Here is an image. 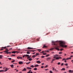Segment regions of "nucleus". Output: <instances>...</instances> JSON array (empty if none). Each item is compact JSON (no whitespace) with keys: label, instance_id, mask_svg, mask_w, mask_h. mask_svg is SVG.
Returning <instances> with one entry per match:
<instances>
[{"label":"nucleus","instance_id":"obj_1","mask_svg":"<svg viewBox=\"0 0 73 73\" xmlns=\"http://www.w3.org/2000/svg\"><path fill=\"white\" fill-rule=\"evenodd\" d=\"M65 44V42L62 41H60V45L62 46V47H64L65 48H66L67 46L65 45H64V44Z\"/></svg>","mask_w":73,"mask_h":73},{"label":"nucleus","instance_id":"obj_2","mask_svg":"<svg viewBox=\"0 0 73 73\" xmlns=\"http://www.w3.org/2000/svg\"><path fill=\"white\" fill-rule=\"evenodd\" d=\"M54 56L53 57V58H56V60H59L60 58L61 59L62 58L61 57H58V55H54Z\"/></svg>","mask_w":73,"mask_h":73},{"label":"nucleus","instance_id":"obj_3","mask_svg":"<svg viewBox=\"0 0 73 73\" xmlns=\"http://www.w3.org/2000/svg\"><path fill=\"white\" fill-rule=\"evenodd\" d=\"M52 45H56V47L57 46V44H56L54 42V41H52Z\"/></svg>","mask_w":73,"mask_h":73},{"label":"nucleus","instance_id":"obj_4","mask_svg":"<svg viewBox=\"0 0 73 73\" xmlns=\"http://www.w3.org/2000/svg\"><path fill=\"white\" fill-rule=\"evenodd\" d=\"M69 73H73V70H68Z\"/></svg>","mask_w":73,"mask_h":73},{"label":"nucleus","instance_id":"obj_5","mask_svg":"<svg viewBox=\"0 0 73 73\" xmlns=\"http://www.w3.org/2000/svg\"><path fill=\"white\" fill-rule=\"evenodd\" d=\"M12 53H14V54H15L16 53H19V52H17V51H13L11 52Z\"/></svg>","mask_w":73,"mask_h":73},{"label":"nucleus","instance_id":"obj_6","mask_svg":"<svg viewBox=\"0 0 73 73\" xmlns=\"http://www.w3.org/2000/svg\"><path fill=\"white\" fill-rule=\"evenodd\" d=\"M5 51L3 52H9V50H8L7 49L5 48Z\"/></svg>","mask_w":73,"mask_h":73},{"label":"nucleus","instance_id":"obj_7","mask_svg":"<svg viewBox=\"0 0 73 73\" xmlns=\"http://www.w3.org/2000/svg\"><path fill=\"white\" fill-rule=\"evenodd\" d=\"M19 64H20L21 65V64H23V62L20 61L19 62Z\"/></svg>","mask_w":73,"mask_h":73},{"label":"nucleus","instance_id":"obj_8","mask_svg":"<svg viewBox=\"0 0 73 73\" xmlns=\"http://www.w3.org/2000/svg\"><path fill=\"white\" fill-rule=\"evenodd\" d=\"M3 48H4V49H6V47H1V49H0V50H3Z\"/></svg>","mask_w":73,"mask_h":73},{"label":"nucleus","instance_id":"obj_9","mask_svg":"<svg viewBox=\"0 0 73 73\" xmlns=\"http://www.w3.org/2000/svg\"><path fill=\"white\" fill-rule=\"evenodd\" d=\"M27 48L28 49V50H29V49H35V48H30V47H28Z\"/></svg>","mask_w":73,"mask_h":73},{"label":"nucleus","instance_id":"obj_10","mask_svg":"<svg viewBox=\"0 0 73 73\" xmlns=\"http://www.w3.org/2000/svg\"><path fill=\"white\" fill-rule=\"evenodd\" d=\"M9 68H6V69H5V72H7L8 70H9Z\"/></svg>","mask_w":73,"mask_h":73},{"label":"nucleus","instance_id":"obj_11","mask_svg":"<svg viewBox=\"0 0 73 73\" xmlns=\"http://www.w3.org/2000/svg\"><path fill=\"white\" fill-rule=\"evenodd\" d=\"M26 70H27V69H25V68H24V69L22 70V71H26Z\"/></svg>","mask_w":73,"mask_h":73},{"label":"nucleus","instance_id":"obj_12","mask_svg":"<svg viewBox=\"0 0 73 73\" xmlns=\"http://www.w3.org/2000/svg\"><path fill=\"white\" fill-rule=\"evenodd\" d=\"M36 62L38 64H40V63H41V62L39 60V61H37Z\"/></svg>","mask_w":73,"mask_h":73},{"label":"nucleus","instance_id":"obj_13","mask_svg":"<svg viewBox=\"0 0 73 73\" xmlns=\"http://www.w3.org/2000/svg\"><path fill=\"white\" fill-rule=\"evenodd\" d=\"M38 55H39V53H36V54H35V57L37 56H38Z\"/></svg>","mask_w":73,"mask_h":73},{"label":"nucleus","instance_id":"obj_14","mask_svg":"<svg viewBox=\"0 0 73 73\" xmlns=\"http://www.w3.org/2000/svg\"><path fill=\"white\" fill-rule=\"evenodd\" d=\"M64 60H65L64 62H66V59L65 58L63 59L62 60V61H64Z\"/></svg>","mask_w":73,"mask_h":73},{"label":"nucleus","instance_id":"obj_15","mask_svg":"<svg viewBox=\"0 0 73 73\" xmlns=\"http://www.w3.org/2000/svg\"><path fill=\"white\" fill-rule=\"evenodd\" d=\"M38 64H36L35 65V67H38Z\"/></svg>","mask_w":73,"mask_h":73},{"label":"nucleus","instance_id":"obj_16","mask_svg":"<svg viewBox=\"0 0 73 73\" xmlns=\"http://www.w3.org/2000/svg\"><path fill=\"white\" fill-rule=\"evenodd\" d=\"M10 66H11V68H14L13 65L12 64Z\"/></svg>","mask_w":73,"mask_h":73},{"label":"nucleus","instance_id":"obj_17","mask_svg":"<svg viewBox=\"0 0 73 73\" xmlns=\"http://www.w3.org/2000/svg\"><path fill=\"white\" fill-rule=\"evenodd\" d=\"M65 70V68H62L61 69V70Z\"/></svg>","mask_w":73,"mask_h":73},{"label":"nucleus","instance_id":"obj_18","mask_svg":"<svg viewBox=\"0 0 73 73\" xmlns=\"http://www.w3.org/2000/svg\"><path fill=\"white\" fill-rule=\"evenodd\" d=\"M37 68H35L34 69V70H37Z\"/></svg>","mask_w":73,"mask_h":73},{"label":"nucleus","instance_id":"obj_19","mask_svg":"<svg viewBox=\"0 0 73 73\" xmlns=\"http://www.w3.org/2000/svg\"><path fill=\"white\" fill-rule=\"evenodd\" d=\"M27 69H32V68H29V67H27Z\"/></svg>","mask_w":73,"mask_h":73},{"label":"nucleus","instance_id":"obj_20","mask_svg":"<svg viewBox=\"0 0 73 73\" xmlns=\"http://www.w3.org/2000/svg\"><path fill=\"white\" fill-rule=\"evenodd\" d=\"M27 54H30V53L29 52V51H27Z\"/></svg>","mask_w":73,"mask_h":73},{"label":"nucleus","instance_id":"obj_21","mask_svg":"<svg viewBox=\"0 0 73 73\" xmlns=\"http://www.w3.org/2000/svg\"><path fill=\"white\" fill-rule=\"evenodd\" d=\"M56 49H57V50H59V48L57 47H56Z\"/></svg>","mask_w":73,"mask_h":73},{"label":"nucleus","instance_id":"obj_22","mask_svg":"<svg viewBox=\"0 0 73 73\" xmlns=\"http://www.w3.org/2000/svg\"><path fill=\"white\" fill-rule=\"evenodd\" d=\"M37 50H38V51H39V52H40V51H41V50L40 49H38Z\"/></svg>","mask_w":73,"mask_h":73},{"label":"nucleus","instance_id":"obj_23","mask_svg":"<svg viewBox=\"0 0 73 73\" xmlns=\"http://www.w3.org/2000/svg\"><path fill=\"white\" fill-rule=\"evenodd\" d=\"M35 57H36V55H33L32 56V57H33V58H35Z\"/></svg>","mask_w":73,"mask_h":73},{"label":"nucleus","instance_id":"obj_24","mask_svg":"<svg viewBox=\"0 0 73 73\" xmlns=\"http://www.w3.org/2000/svg\"><path fill=\"white\" fill-rule=\"evenodd\" d=\"M32 60V59L31 58H29V61H31V60Z\"/></svg>","mask_w":73,"mask_h":73},{"label":"nucleus","instance_id":"obj_25","mask_svg":"<svg viewBox=\"0 0 73 73\" xmlns=\"http://www.w3.org/2000/svg\"><path fill=\"white\" fill-rule=\"evenodd\" d=\"M30 67H32V68H34V66H33V65H32L31 66H30Z\"/></svg>","mask_w":73,"mask_h":73},{"label":"nucleus","instance_id":"obj_26","mask_svg":"<svg viewBox=\"0 0 73 73\" xmlns=\"http://www.w3.org/2000/svg\"><path fill=\"white\" fill-rule=\"evenodd\" d=\"M26 56V57H28L29 56V55L27 54L25 55V56Z\"/></svg>","mask_w":73,"mask_h":73},{"label":"nucleus","instance_id":"obj_27","mask_svg":"<svg viewBox=\"0 0 73 73\" xmlns=\"http://www.w3.org/2000/svg\"><path fill=\"white\" fill-rule=\"evenodd\" d=\"M31 56H29L27 58V59H28L29 58H31Z\"/></svg>","mask_w":73,"mask_h":73},{"label":"nucleus","instance_id":"obj_28","mask_svg":"<svg viewBox=\"0 0 73 73\" xmlns=\"http://www.w3.org/2000/svg\"><path fill=\"white\" fill-rule=\"evenodd\" d=\"M50 56V55L49 54L47 55L46 56V57H48V56Z\"/></svg>","mask_w":73,"mask_h":73},{"label":"nucleus","instance_id":"obj_29","mask_svg":"<svg viewBox=\"0 0 73 73\" xmlns=\"http://www.w3.org/2000/svg\"><path fill=\"white\" fill-rule=\"evenodd\" d=\"M2 57H3V55H0V58H2Z\"/></svg>","mask_w":73,"mask_h":73},{"label":"nucleus","instance_id":"obj_30","mask_svg":"<svg viewBox=\"0 0 73 73\" xmlns=\"http://www.w3.org/2000/svg\"><path fill=\"white\" fill-rule=\"evenodd\" d=\"M46 47V46L45 45H44L43 46V47H42L43 48H44Z\"/></svg>","mask_w":73,"mask_h":73},{"label":"nucleus","instance_id":"obj_31","mask_svg":"<svg viewBox=\"0 0 73 73\" xmlns=\"http://www.w3.org/2000/svg\"><path fill=\"white\" fill-rule=\"evenodd\" d=\"M60 63H61L60 62H59L58 63V65H60Z\"/></svg>","mask_w":73,"mask_h":73},{"label":"nucleus","instance_id":"obj_32","mask_svg":"<svg viewBox=\"0 0 73 73\" xmlns=\"http://www.w3.org/2000/svg\"><path fill=\"white\" fill-rule=\"evenodd\" d=\"M15 61V60H13L11 62H14Z\"/></svg>","mask_w":73,"mask_h":73},{"label":"nucleus","instance_id":"obj_33","mask_svg":"<svg viewBox=\"0 0 73 73\" xmlns=\"http://www.w3.org/2000/svg\"><path fill=\"white\" fill-rule=\"evenodd\" d=\"M15 55H12L11 56V57H12L13 56H14V57H15Z\"/></svg>","mask_w":73,"mask_h":73},{"label":"nucleus","instance_id":"obj_34","mask_svg":"<svg viewBox=\"0 0 73 73\" xmlns=\"http://www.w3.org/2000/svg\"><path fill=\"white\" fill-rule=\"evenodd\" d=\"M26 51H29L30 52H32V50H26Z\"/></svg>","mask_w":73,"mask_h":73},{"label":"nucleus","instance_id":"obj_35","mask_svg":"<svg viewBox=\"0 0 73 73\" xmlns=\"http://www.w3.org/2000/svg\"><path fill=\"white\" fill-rule=\"evenodd\" d=\"M31 70H29V72H27V73H31Z\"/></svg>","mask_w":73,"mask_h":73},{"label":"nucleus","instance_id":"obj_36","mask_svg":"<svg viewBox=\"0 0 73 73\" xmlns=\"http://www.w3.org/2000/svg\"><path fill=\"white\" fill-rule=\"evenodd\" d=\"M11 52H8L7 53V54H11Z\"/></svg>","mask_w":73,"mask_h":73},{"label":"nucleus","instance_id":"obj_37","mask_svg":"<svg viewBox=\"0 0 73 73\" xmlns=\"http://www.w3.org/2000/svg\"><path fill=\"white\" fill-rule=\"evenodd\" d=\"M69 58H68L66 59V60H69Z\"/></svg>","mask_w":73,"mask_h":73},{"label":"nucleus","instance_id":"obj_38","mask_svg":"<svg viewBox=\"0 0 73 73\" xmlns=\"http://www.w3.org/2000/svg\"><path fill=\"white\" fill-rule=\"evenodd\" d=\"M41 53H45V52H44V51H42V52H41Z\"/></svg>","mask_w":73,"mask_h":73},{"label":"nucleus","instance_id":"obj_39","mask_svg":"<svg viewBox=\"0 0 73 73\" xmlns=\"http://www.w3.org/2000/svg\"><path fill=\"white\" fill-rule=\"evenodd\" d=\"M17 59H19L20 58V57H17Z\"/></svg>","mask_w":73,"mask_h":73},{"label":"nucleus","instance_id":"obj_40","mask_svg":"<svg viewBox=\"0 0 73 73\" xmlns=\"http://www.w3.org/2000/svg\"><path fill=\"white\" fill-rule=\"evenodd\" d=\"M50 73H53V72H52V71L51 70L50 71Z\"/></svg>","mask_w":73,"mask_h":73},{"label":"nucleus","instance_id":"obj_41","mask_svg":"<svg viewBox=\"0 0 73 73\" xmlns=\"http://www.w3.org/2000/svg\"><path fill=\"white\" fill-rule=\"evenodd\" d=\"M59 54H62V52H59Z\"/></svg>","mask_w":73,"mask_h":73},{"label":"nucleus","instance_id":"obj_42","mask_svg":"<svg viewBox=\"0 0 73 73\" xmlns=\"http://www.w3.org/2000/svg\"><path fill=\"white\" fill-rule=\"evenodd\" d=\"M53 48H51L50 49V50H53Z\"/></svg>","mask_w":73,"mask_h":73},{"label":"nucleus","instance_id":"obj_43","mask_svg":"<svg viewBox=\"0 0 73 73\" xmlns=\"http://www.w3.org/2000/svg\"><path fill=\"white\" fill-rule=\"evenodd\" d=\"M64 65H66V66H68V64H65Z\"/></svg>","mask_w":73,"mask_h":73},{"label":"nucleus","instance_id":"obj_44","mask_svg":"<svg viewBox=\"0 0 73 73\" xmlns=\"http://www.w3.org/2000/svg\"><path fill=\"white\" fill-rule=\"evenodd\" d=\"M44 57H45V56H42V58H44Z\"/></svg>","mask_w":73,"mask_h":73},{"label":"nucleus","instance_id":"obj_45","mask_svg":"<svg viewBox=\"0 0 73 73\" xmlns=\"http://www.w3.org/2000/svg\"><path fill=\"white\" fill-rule=\"evenodd\" d=\"M52 69H53L52 70H55V69H54V68L53 67L52 68Z\"/></svg>","mask_w":73,"mask_h":73},{"label":"nucleus","instance_id":"obj_46","mask_svg":"<svg viewBox=\"0 0 73 73\" xmlns=\"http://www.w3.org/2000/svg\"><path fill=\"white\" fill-rule=\"evenodd\" d=\"M4 72V71H3V70H0V72Z\"/></svg>","mask_w":73,"mask_h":73},{"label":"nucleus","instance_id":"obj_47","mask_svg":"<svg viewBox=\"0 0 73 73\" xmlns=\"http://www.w3.org/2000/svg\"><path fill=\"white\" fill-rule=\"evenodd\" d=\"M25 57V55H24L23 56V58H24Z\"/></svg>","mask_w":73,"mask_h":73},{"label":"nucleus","instance_id":"obj_48","mask_svg":"<svg viewBox=\"0 0 73 73\" xmlns=\"http://www.w3.org/2000/svg\"><path fill=\"white\" fill-rule=\"evenodd\" d=\"M63 65H64V64H63V63H62V64H61V66H63Z\"/></svg>","mask_w":73,"mask_h":73},{"label":"nucleus","instance_id":"obj_49","mask_svg":"<svg viewBox=\"0 0 73 73\" xmlns=\"http://www.w3.org/2000/svg\"><path fill=\"white\" fill-rule=\"evenodd\" d=\"M9 60H11L12 59L11 58H8Z\"/></svg>","mask_w":73,"mask_h":73},{"label":"nucleus","instance_id":"obj_50","mask_svg":"<svg viewBox=\"0 0 73 73\" xmlns=\"http://www.w3.org/2000/svg\"><path fill=\"white\" fill-rule=\"evenodd\" d=\"M18 51H20V49H18Z\"/></svg>","mask_w":73,"mask_h":73},{"label":"nucleus","instance_id":"obj_51","mask_svg":"<svg viewBox=\"0 0 73 73\" xmlns=\"http://www.w3.org/2000/svg\"><path fill=\"white\" fill-rule=\"evenodd\" d=\"M35 51V50H32L33 52H34Z\"/></svg>","mask_w":73,"mask_h":73},{"label":"nucleus","instance_id":"obj_52","mask_svg":"<svg viewBox=\"0 0 73 73\" xmlns=\"http://www.w3.org/2000/svg\"><path fill=\"white\" fill-rule=\"evenodd\" d=\"M44 66H42L41 67V68H44Z\"/></svg>","mask_w":73,"mask_h":73},{"label":"nucleus","instance_id":"obj_53","mask_svg":"<svg viewBox=\"0 0 73 73\" xmlns=\"http://www.w3.org/2000/svg\"><path fill=\"white\" fill-rule=\"evenodd\" d=\"M47 59H50V58H47Z\"/></svg>","mask_w":73,"mask_h":73},{"label":"nucleus","instance_id":"obj_54","mask_svg":"<svg viewBox=\"0 0 73 73\" xmlns=\"http://www.w3.org/2000/svg\"><path fill=\"white\" fill-rule=\"evenodd\" d=\"M20 59L22 60L23 59V58H22V57H20Z\"/></svg>","mask_w":73,"mask_h":73},{"label":"nucleus","instance_id":"obj_55","mask_svg":"<svg viewBox=\"0 0 73 73\" xmlns=\"http://www.w3.org/2000/svg\"><path fill=\"white\" fill-rule=\"evenodd\" d=\"M48 65H47L46 66V68H48Z\"/></svg>","mask_w":73,"mask_h":73},{"label":"nucleus","instance_id":"obj_56","mask_svg":"<svg viewBox=\"0 0 73 73\" xmlns=\"http://www.w3.org/2000/svg\"><path fill=\"white\" fill-rule=\"evenodd\" d=\"M45 54H46V53H43V55H45Z\"/></svg>","mask_w":73,"mask_h":73},{"label":"nucleus","instance_id":"obj_57","mask_svg":"<svg viewBox=\"0 0 73 73\" xmlns=\"http://www.w3.org/2000/svg\"><path fill=\"white\" fill-rule=\"evenodd\" d=\"M55 71H56V72H58V71L57 70H56V69H55Z\"/></svg>","mask_w":73,"mask_h":73},{"label":"nucleus","instance_id":"obj_58","mask_svg":"<svg viewBox=\"0 0 73 73\" xmlns=\"http://www.w3.org/2000/svg\"><path fill=\"white\" fill-rule=\"evenodd\" d=\"M46 52H49V51L48 50H46Z\"/></svg>","mask_w":73,"mask_h":73},{"label":"nucleus","instance_id":"obj_59","mask_svg":"<svg viewBox=\"0 0 73 73\" xmlns=\"http://www.w3.org/2000/svg\"><path fill=\"white\" fill-rule=\"evenodd\" d=\"M62 50H63V49H61L60 50H61V51H62Z\"/></svg>","mask_w":73,"mask_h":73},{"label":"nucleus","instance_id":"obj_60","mask_svg":"<svg viewBox=\"0 0 73 73\" xmlns=\"http://www.w3.org/2000/svg\"><path fill=\"white\" fill-rule=\"evenodd\" d=\"M26 64H27V65H28V64H29V63H28V62H27V63H26Z\"/></svg>","mask_w":73,"mask_h":73},{"label":"nucleus","instance_id":"obj_61","mask_svg":"<svg viewBox=\"0 0 73 73\" xmlns=\"http://www.w3.org/2000/svg\"><path fill=\"white\" fill-rule=\"evenodd\" d=\"M5 52V54H6V53H7H7H8V52Z\"/></svg>","mask_w":73,"mask_h":73},{"label":"nucleus","instance_id":"obj_62","mask_svg":"<svg viewBox=\"0 0 73 73\" xmlns=\"http://www.w3.org/2000/svg\"><path fill=\"white\" fill-rule=\"evenodd\" d=\"M37 41H39V39H37Z\"/></svg>","mask_w":73,"mask_h":73},{"label":"nucleus","instance_id":"obj_63","mask_svg":"<svg viewBox=\"0 0 73 73\" xmlns=\"http://www.w3.org/2000/svg\"><path fill=\"white\" fill-rule=\"evenodd\" d=\"M7 47L8 48V47H10V46H7Z\"/></svg>","mask_w":73,"mask_h":73},{"label":"nucleus","instance_id":"obj_64","mask_svg":"<svg viewBox=\"0 0 73 73\" xmlns=\"http://www.w3.org/2000/svg\"><path fill=\"white\" fill-rule=\"evenodd\" d=\"M16 71L17 72H18V71H19V70H17Z\"/></svg>","mask_w":73,"mask_h":73}]
</instances>
